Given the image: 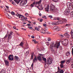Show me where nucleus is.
<instances>
[{"label": "nucleus", "instance_id": "obj_1", "mask_svg": "<svg viewBox=\"0 0 73 73\" xmlns=\"http://www.w3.org/2000/svg\"><path fill=\"white\" fill-rule=\"evenodd\" d=\"M20 2L19 5L21 6H23L24 5H25L27 3V0H21Z\"/></svg>", "mask_w": 73, "mask_h": 73}, {"label": "nucleus", "instance_id": "obj_2", "mask_svg": "<svg viewBox=\"0 0 73 73\" xmlns=\"http://www.w3.org/2000/svg\"><path fill=\"white\" fill-rule=\"evenodd\" d=\"M67 5L69 10L72 11L73 9V7H72L71 3L69 2L67 3Z\"/></svg>", "mask_w": 73, "mask_h": 73}, {"label": "nucleus", "instance_id": "obj_3", "mask_svg": "<svg viewBox=\"0 0 73 73\" xmlns=\"http://www.w3.org/2000/svg\"><path fill=\"white\" fill-rule=\"evenodd\" d=\"M52 61V58L51 57H49L47 59V64L49 65L51 64Z\"/></svg>", "mask_w": 73, "mask_h": 73}, {"label": "nucleus", "instance_id": "obj_4", "mask_svg": "<svg viewBox=\"0 0 73 73\" xmlns=\"http://www.w3.org/2000/svg\"><path fill=\"white\" fill-rule=\"evenodd\" d=\"M60 42H56L54 45V47L55 48H56L57 49H58V47H59V46L60 45Z\"/></svg>", "mask_w": 73, "mask_h": 73}, {"label": "nucleus", "instance_id": "obj_5", "mask_svg": "<svg viewBox=\"0 0 73 73\" xmlns=\"http://www.w3.org/2000/svg\"><path fill=\"white\" fill-rule=\"evenodd\" d=\"M62 43L64 45H67L68 44V39H66L64 41H62Z\"/></svg>", "mask_w": 73, "mask_h": 73}, {"label": "nucleus", "instance_id": "obj_6", "mask_svg": "<svg viewBox=\"0 0 73 73\" xmlns=\"http://www.w3.org/2000/svg\"><path fill=\"white\" fill-rule=\"evenodd\" d=\"M12 33H13V32H11L10 34H9L8 35V38L7 39V42H9V40H10V39H9V38H11L12 37Z\"/></svg>", "mask_w": 73, "mask_h": 73}, {"label": "nucleus", "instance_id": "obj_7", "mask_svg": "<svg viewBox=\"0 0 73 73\" xmlns=\"http://www.w3.org/2000/svg\"><path fill=\"white\" fill-rule=\"evenodd\" d=\"M50 7L51 11H54V6L53 5V4H51Z\"/></svg>", "mask_w": 73, "mask_h": 73}, {"label": "nucleus", "instance_id": "obj_8", "mask_svg": "<svg viewBox=\"0 0 73 73\" xmlns=\"http://www.w3.org/2000/svg\"><path fill=\"white\" fill-rule=\"evenodd\" d=\"M8 58L9 61H13V58L11 55H10L8 57Z\"/></svg>", "mask_w": 73, "mask_h": 73}, {"label": "nucleus", "instance_id": "obj_9", "mask_svg": "<svg viewBox=\"0 0 73 73\" xmlns=\"http://www.w3.org/2000/svg\"><path fill=\"white\" fill-rule=\"evenodd\" d=\"M69 11L68 9H66L64 12V15H68L69 14Z\"/></svg>", "mask_w": 73, "mask_h": 73}, {"label": "nucleus", "instance_id": "obj_10", "mask_svg": "<svg viewBox=\"0 0 73 73\" xmlns=\"http://www.w3.org/2000/svg\"><path fill=\"white\" fill-rule=\"evenodd\" d=\"M54 47V42H52L50 43V48L51 49H52Z\"/></svg>", "mask_w": 73, "mask_h": 73}, {"label": "nucleus", "instance_id": "obj_11", "mask_svg": "<svg viewBox=\"0 0 73 73\" xmlns=\"http://www.w3.org/2000/svg\"><path fill=\"white\" fill-rule=\"evenodd\" d=\"M41 55H38V56L37 57V59L39 60L40 61H42V58L40 56Z\"/></svg>", "mask_w": 73, "mask_h": 73}, {"label": "nucleus", "instance_id": "obj_12", "mask_svg": "<svg viewBox=\"0 0 73 73\" xmlns=\"http://www.w3.org/2000/svg\"><path fill=\"white\" fill-rule=\"evenodd\" d=\"M49 5H48L46 8H45V10L47 12H49Z\"/></svg>", "mask_w": 73, "mask_h": 73}, {"label": "nucleus", "instance_id": "obj_13", "mask_svg": "<svg viewBox=\"0 0 73 73\" xmlns=\"http://www.w3.org/2000/svg\"><path fill=\"white\" fill-rule=\"evenodd\" d=\"M64 35L66 37V38H69L70 36V35L68 34V33H67V32H66L64 34Z\"/></svg>", "mask_w": 73, "mask_h": 73}, {"label": "nucleus", "instance_id": "obj_14", "mask_svg": "<svg viewBox=\"0 0 73 73\" xmlns=\"http://www.w3.org/2000/svg\"><path fill=\"white\" fill-rule=\"evenodd\" d=\"M6 65L8 66L9 65V62L7 60H4Z\"/></svg>", "mask_w": 73, "mask_h": 73}, {"label": "nucleus", "instance_id": "obj_15", "mask_svg": "<svg viewBox=\"0 0 73 73\" xmlns=\"http://www.w3.org/2000/svg\"><path fill=\"white\" fill-rule=\"evenodd\" d=\"M37 57L35 56L33 60V62L34 63L37 62Z\"/></svg>", "mask_w": 73, "mask_h": 73}, {"label": "nucleus", "instance_id": "obj_16", "mask_svg": "<svg viewBox=\"0 0 73 73\" xmlns=\"http://www.w3.org/2000/svg\"><path fill=\"white\" fill-rule=\"evenodd\" d=\"M14 57L16 61H19L20 60L18 56H15Z\"/></svg>", "mask_w": 73, "mask_h": 73}, {"label": "nucleus", "instance_id": "obj_17", "mask_svg": "<svg viewBox=\"0 0 73 73\" xmlns=\"http://www.w3.org/2000/svg\"><path fill=\"white\" fill-rule=\"evenodd\" d=\"M15 15L17 16V17H19V19L21 18V16H22L21 15L18 14V13L17 14H15Z\"/></svg>", "mask_w": 73, "mask_h": 73}, {"label": "nucleus", "instance_id": "obj_18", "mask_svg": "<svg viewBox=\"0 0 73 73\" xmlns=\"http://www.w3.org/2000/svg\"><path fill=\"white\" fill-rule=\"evenodd\" d=\"M5 15L7 17L9 18V19H11V17H10V16L9 15V14H8V13H5Z\"/></svg>", "mask_w": 73, "mask_h": 73}, {"label": "nucleus", "instance_id": "obj_19", "mask_svg": "<svg viewBox=\"0 0 73 73\" xmlns=\"http://www.w3.org/2000/svg\"><path fill=\"white\" fill-rule=\"evenodd\" d=\"M20 1H21V0H15V1L17 4H19L20 2Z\"/></svg>", "mask_w": 73, "mask_h": 73}, {"label": "nucleus", "instance_id": "obj_20", "mask_svg": "<svg viewBox=\"0 0 73 73\" xmlns=\"http://www.w3.org/2000/svg\"><path fill=\"white\" fill-rule=\"evenodd\" d=\"M66 22H67V20L66 19H64L62 20V23H65Z\"/></svg>", "mask_w": 73, "mask_h": 73}, {"label": "nucleus", "instance_id": "obj_21", "mask_svg": "<svg viewBox=\"0 0 73 73\" xmlns=\"http://www.w3.org/2000/svg\"><path fill=\"white\" fill-rule=\"evenodd\" d=\"M8 37V34H6L3 38L2 39V41H4L6 38Z\"/></svg>", "mask_w": 73, "mask_h": 73}, {"label": "nucleus", "instance_id": "obj_22", "mask_svg": "<svg viewBox=\"0 0 73 73\" xmlns=\"http://www.w3.org/2000/svg\"><path fill=\"white\" fill-rule=\"evenodd\" d=\"M39 7H40V8H39L38 7H37L38 8V9H39V10H41V9H42V6H41V5H39Z\"/></svg>", "mask_w": 73, "mask_h": 73}, {"label": "nucleus", "instance_id": "obj_23", "mask_svg": "<svg viewBox=\"0 0 73 73\" xmlns=\"http://www.w3.org/2000/svg\"><path fill=\"white\" fill-rule=\"evenodd\" d=\"M41 1H42V0H40V1H39L36 2V4H38L39 5H41Z\"/></svg>", "mask_w": 73, "mask_h": 73}, {"label": "nucleus", "instance_id": "obj_24", "mask_svg": "<svg viewBox=\"0 0 73 73\" xmlns=\"http://www.w3.org/2000/svg\"><path fill=\"white\" fill-rule=\"evenodd\" d=\"M71 61V60L70 59H68L66 60V63L67 64H69V63H70V62Z\"/></svg>", "mask_w": 73, "mask_h": 73}, {"label": "nucleus", "instance_id": "obj_25", "mask_svg": "<svg viewBox=\"0 0 73 73\" xmlns=\"http://www.w3.org/2000/svg\"><path fill=\"white\" fill-rule=\"evenodd\" d=\"M0 73H5V71L4 70H2L0 72Z\"/></svg>", "mask_w": 73, "mask_h": 73}, {"label": "nucleus", "instance_id": "obj_26", "mask_svg": "<svg viewBox=\"0 0 73 73\" xmlns=\"http://www.w3.org/2000/svg\"><path fill=\"white\" fill-rule=\"evenodd\" d=\"M35 2H34L32 4H31L30 6L31 7V8H32V7H34V5H35Z\"/></svg>", "mask_w": 73, "mask_h": 73}, {"label": "nucleus", "instance_id": "obj_27", "mask_svg": "<svg viewBox=\"0 0 73 73\" xmlns=\"http://www.w3.org/2000/svg\"><path fill=\"white\" fill-rule=\"evenodd\" d=\"M56 31H61V29L59 27H57V28L56 29Z\"/></svg>", "mask_w": 73, "mask_h": 73}, {"label": "nucleus", "instance_id": "obj_28", "mask_svg": "<svg viewBox=\"0 0 73 73\" xmlns=\"http://www.w3.org/2000/svg\"><path fill=\"white\" fill-rule=\"evenodd\" d=\"M65 60L62 61H60V64H63L64 65V64L65 63Z\"/></svg>", "mask_w": 73, "mask_h": 73}, {"label": "nucleus", "instance_id": "obj_29", "mask_svg": "<svg viewBox=\"0 0 73 73\" xmlns=\"http://www.w3.org/2000/svg\"><path fill=\"white\" fill-rule=\"evenodd\" d=\"M66 54L67 56H69L70 54V52H66Z\"/></svg>", "mask_w": 73, "mask_h": 73}, {"label": "nucleus", "instance_id": "obj_30", "mask_svg": "<svg viewBox=\"0 0 73 73\" xmlns=\"http://www.w3.org/2000/svg\"><path fill=\"white\" fill-rule=\"evenodd\" d=\"M70 17H73V11H72L70 14Z\"/></svg>", "mask_w": 73, "mask_h": 73}, {"label": "nucleus", "instance_id": "obj_31", "mask_svg": "<svg viewBox=\"0 0 73 73\" xmlns=\"http://www.w3.org/2000/svg\"><path fill=\"white\" fill-rule=\"evenodd\" d=\"M60 68H64V64H60Z\"/></svg>", "mask_w": 73, "mask_h": 73}, {"label": "nucleus", "instance_id": "obj_32", "mask_svg": "<svg viewBox=\"0 0 73 73\" xmlns=\"http://www.w3.org/2000/svg\"><path fill=\"white\" fill-rule=\"evenodd\" d=\"M35 30H36V31H39V30H40V29H39V28H38V27H36L35 28Z\"/></svg>", "mask_w": 73, "mask_h": 73}, {"label": "nucleus", "instance_id": "obj_33", "mask_svg": "<svg viewBox=\"0 0 73 73\" xmlns=\"http://www.w3.org/2000/svg\"><path fill=\"white\" fill-rule=\"evenodd\" d=\"M42 58L43 61H45L46 62V58Z\"/></svg>", "mask_w": 73, "mask_h": 73}, {"label": "nucleus", "instance_id": "obj_34", "mask_svg": "<svg viewBox=\"0 0 73 73\" xmlns=\"http://www.w3.org/2000/svg\"><path fill=\"white\" fill-rule=\"evenodd\" d=\"M23 42H21L19 45V46H23Z\"/></svg>", "mask_w": 73, "mask_h": 73}, {"label": "nucleus", "instance_id": "obj_35", "mask_svg": "<svg viewBox=\"0 0 73 73\" xmlns=\"http://www.w3.org/2000/svg\"><path fill=\"white\" fill-rule=\"evenodd\" d=\"M51 24L52 25H57V23H56L52 22L51 23Z\"/></svg>", "mask_w": 73, "mask_h": 73}, {"label": "nucleus", "instance_id": "obj_36", "mask_svg": "<svg viewBox=\"0 0 73 73\" xmlns=\"http://www.w3.org/2000/svg\"><path fill=\"white\" fill-rule=\"evenodd\" d=\"M59 73H64V70H62L59 71Z\"/></svg>", "mask_w": 73, "mask_h": 73}, {"label": "nucleus", "instance_id": "obj_37", "mask_svg": "<svg viewBox=\"0 0 73 73\" xmlns=\"http://www.w3.org/2000/svg\"><path fill=\"white\" fill-rule=\"evenodd\" d=\"M21 19H22V20H25V17H24V16L21 15Z\"/></svg>", "mask_w": 73, "mask_h": 73}, {"label": "nucleus", "instance_id": "obj_38", "mask_svg": "<svg viewBox=\"0 0 73 73\" xmlns=\"http://www.w3.org/2000/svg\"><path fill=\"white\" fill-rule=\"evenodd\" d=\"M39 55H40V57H42V58H44V55L42 54H39Z\"/></svg>", "mask_w": 73, "mask_h": 73}, {"label": "nucleus", "instance_id": "obj_39", "mask_svg": "<svg viewBox=\"0 0 73 73\" xmlns=\"http://www.w3.org/2000/svg\"><path fill=\"white\" fill-rule=\"evenodd\" d=\"M57 26L54 27H53V29H54L55 31H56V29L57 28Z\"/></svg>", "mask_w": 73, "mask_h": 73}, {"label": "nucleus", "instance_id": "obj_40", "mask_svg": "<svg viewBox=\"0 0 73 73\" xmlns=\"http://www.w3.org/2000/svg\"><path fill=\"white\" fill-rule=\"evenodd\" d=\"M46 44L47 46H49V43L48 42H46Z\"/></svg>", "mask_w": 73, "mask_h": 73}, {"label": "nucleus", "instance_id": "obj_41", "mask_svg": "<svg viewBox=\"0 0 73 73\" xmlns=\"http://www.w3.org/2000/svg\"><path fill=\"white\" fill-rule=\"evenodd\" d=\"M42 18L43 19H45L46 20L47 19V17H46V16H43V17H42Z\"/></svg>", "mask_w": 73, "mask_h": 73}, {"label": "nucleus", "instance_id": "obj_42", "mask_svg": "<svg viewBox=\"0 0 73 73\" xmlns=\"http://www.w3.org/2000/svg\"><path fill=\"white\" fill-rule=\"evenodd\" d=\"M5 7L7 10H8V11H9V6H6Z\"/></svg>", "mask_w": 73, "mask_h": 73}, {"label": "nucleus", "instance_id": "obj_43", "mask_svg": "<svg viewBox=\"0 0 73 73\" xmlns=\"http://www.w3.org/2000/svg\"><path fill=\"white\" fill-rule=\"evenodd\" d=\"M11 14L12 15H16V14H15V13L13 12H11Z\"/></svg>", "mask_w": 73, "mask_h": 73}, {"label": "nucleus", "instance_id": "obj_44", "mask_svg": "<svg viewBox=\"0 0 73 73\" xmlns=\"http://www.w3.org/2000/svg\"><path fill=\"white\" fill-rule=\"evenodd\" d=\"M11 2H12V3L13 4V5H15L16 3H15L13 1H12Z\"/></svg>", "mask_w": 73, "mask_h": 73}, {"label": "nucleus", "instance_id": "obj_45", "mask_svg": "<svg viewBox=\"0 0 73 73\" xmlns=\"http://www.w3.org/2000/svg\"><path fill=\"white\" fill-rule=\"evenodd\" d=\"M28 28H29L30 29H33V28L30 27V26H28Z\"/></svg>", "mask_w": 73, "mask_h": 73}, {"label": "nucleus", "instance_id": "obj_46", "mask_svg": "<svg viewBox=\"0 0 73 73\" xmlns=\"http://www.w3.org/2000/svg\"><path fill=\"white\" fill-rule=\"evenodd\" d=\"M25 15L27 16V17L29 16V14H28V13H26L25 14Z\"/></svg>", "mask_w": 73, "mask_h": 73}, {"label": "nucleus", "instance_id": "obj_47", "mask_svg": "<svg viewBox=\"0 0 73 73\" xmlns=\"http://www.w3.org/2000/svg\"><path fill=\"white\" fill-rule=\"evenodd\" d=\"M52 1H54V2H57L58 1V0H52Z\"/></svg>", "mask_w": 73, "mask_h": 73}, {"label": "nucleus", "instance_id": "obj_48", "mask_svg": "<svg viewBox=\"0 0 73 73\" xmlns=\"http://www.w3.org/2000/svg\"><path fill=\"white\" fill-rule=\"evenodd\" d=\"M64 35H60V37H61V38H62V37H64Z\"/></svg>", "mask_w": 73, "mask_h": 73}, {"label": "nucleus", "instance_id": "obj_49", "mask_svg": "<svg viewBox=\"0 0 73 73\" xmlns=\"http://www.w3.org/2000/svg\"><path fill=\"white\" fill-rule=\"evenodd\" d=\"M47 40H48V41H50V40H51V39L50 38H48Z\"/></svg>", "mask_w": 73, "mask_h": 73}, {"label": "nucleus", "instance_id": "obj_50", "mask_svg": "<svg viewBox=\"0 0 73 73\" xmlns=\"http://www.w3.org/2000/svg\"><path fill=\"white\" fill-rule=\"evenodd\" d=\"M45 30H44V31H46L48 30V28L47 27H45Z\"/></svg>", "mask_w": 73, "mask_h": 73}, {"label": "nucleus", "instance_id": "obj_51", "mask_svg": "<svg viewBox=\"0 0 73 73\" xmlns=\"http://www.w3.org/2000/svg\"><path fill=\"white\" fill-rule=\"evenodd\" d=\"M58 71L57 72H60V68L58 67Z\"/></svg>", "mask_w": 73, "mask_h": 73}, {"label": "nucleus", "instance_id": "obj_52", "mask_svg": "<svg viewBox=\"0 0 73 73\" xmlns=\"http://www.w3.org/2000/svg\"><path fill=\"white\" fill-rule=\"evenodd\" d=\"M31 58L32 59V60L33 59V54L31 55Z\"/></svg>", "mask_w": 73, "mask_h": 73}, {"label": "nucleus", "instance_id": "obj_53", "mask_svg": "<svg viewBox=\"0 0 73 73\" xmlns=\"http://www.w3.org/2000/svg\"><path fill=\"white\" fill-rule=\"evenodd\" d=\"M71 35L73 37V32H71Z\"/></svg>", "mask_w": 73, "mask_h": 73}, {"label": "nucleus", "instance_id": "obj_54", "mask_svg": "<svg viewBox=\"0 0 73 73\" xmlns=\"http://www.w3.org/2000/svg\"><path fill=\"white\" fill-rule=\"evenodd\" d=\"M70 25H69V24H67L65 25V26H66V27H69V26H70Z\"/></svg>", "mask_w": 73, "mask_h": 73}, {"label": "nucleus", "instance_id": "obj_55", "mask_svg": "<svg viewBox=\"0 0 73 73\" xmlns=\"http://www.w3.org/2000/svg\"><path fill=\"white\" fill-rule=\"evenodd\" d=\"M49 17H50V18H52V15H49L48 16Z\"/></svg>", "mask_w": 73, "mask_h": 73}, {"label": "nucleus", "instance_id": "obj_56", "mask_svg": "<svg viewBox=\"0 0 73 73\" xmlns=\"http://www.w3.org/2000/svg\"><path fill=\"white\" fill-rule=\"evenodd\" d=\"M29 50L27 52H26V53L27 54H29Z\"/></svg>", "mask_w": 73, "mask_h": 73}, {"label": "nucleus", "instance_id": "obj_57", "mask_svg": "<svg viewBox=\"0 0 73 73\" xmlns=\"http://www.w3.org/2000/svg\"><path fill=\"white\" fill-rule=\"evenodd\" d=\"M43 21V19H40V22H42V21Z\"/></svg>", "mask_w": 73, "mask_h": 73}, {"label": "nucleus", "instance_id": "obj_58", "mask_svg": "<svg viewBox=\"0 0 73 73\" xmlns=\"http://www.w3.org/2000/svg\"><path fill=\"white\" fill-rule=\"evenodd\" d=\"M44 27H46V24H43Z\"/></svg>", "mask_w": 73, "mask_h": 73}, {"label": "nucleus", "instance_id": "obj_59", "mask_svg": "<svg viewBox=\"0 0 73 73\" xmlns=\"http://www.w3.org/2000/svg\"><path fill=\"white\" fill-rule=\"evenodd\" d=\"M31 38H35V36H34L32 35L31 36Z\"/></svg>", "mask_w": 73, "mask_h": 73}, {"label": "nucleus", "instance_id": "obj_60", "mask_svg": "<svg viewBox=\"0 0 73 73\" xmlns=\"http://www.w3.org/2000/svg\"><path fill=\"white\" fill-rule=\"evenodd\" d=\"M60 50H62V46H60Z\"/></svg>", "mask_w": 73, "mask_h": 73}, {"label": "nucleus", "instance_id": "obj_61", "mask_svg": "<svg viewBox=\"0 0 73 73\" xmlns=\"http://www.w3.org/2000/svg\"><path fill=\"white\" fill-rule=\"evenodd\" d=\"M35 41H36V40L35 39L33 40V42L35 43Z\"/></svg>", "mask_w": 73, "mask_h": 73}, {"label": "nucleus", "instance_id": "obj_62", "mask_svg": "<svg viewBox=\"0 0 73 73\" xmlns=\"http://www.w3.org/2000/svg\"><path fill=\"white\" fill-rule=\"evenodd\" d=\"M34 43L35 44H37V43H38V42L35 41V42H34Z\"/></svg>", "mask_w": 73, "mask_h": 73}, {"label": "nucleus", "instance_id": "obj_63", "mask_svg": "<svg viewBox=\"0 0 73 73\" xmlns=\"http://www.w3.org/2000/svg\"><path fill=\"white\" fill-rule=\"evenodd\" d=\"M72 54L73 55V48L72 49Z\"/></svg>", "mask_w": 73, "mask_h": 73}, {"label": "nucleus", "instance_id": "obj_64", "mask_svg": "<svg viewBox=\"0 0 73 73\" xmlns=\"http://www.w3.org/2000/svg\"><path fill=\"white\" fill-rule=\"evenodd\" d=\"M71 5L72 6V7H73V2H72L71 3Z\"/></svg>", "mask_w": 73, "mask_h": 73}]
</instances>
